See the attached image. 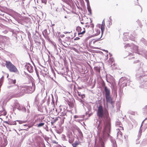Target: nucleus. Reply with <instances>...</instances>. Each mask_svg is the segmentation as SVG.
<instances>
[{"instance_id": "obj_4", "label": "nucleus", "mask_w": 147, "mask_h": 147, "mask_svg": "<svg viewBox=\"0 0 147 147\" xmlns=\"http://www.w3.org/2000/svg\"><path fill=\"white\" fill-rule=\"evenodd\" d=\"M5 65L7 67L11 72H16L18 70L16 67L10 61H6Z\"/></svg>"}, {"instance_id": "obj_5", "label": "nucleus", "mask_w": 147, "mask_h": 147, "mask_svg": "<svg viewBox=\"0 0 147 147\" xmlns=\"http://www.w3.org/2000/svg\"><path fill=\"white\" fill-rule=\"evenodd\" d=\"M10 89L11 90L12 92L15 94H19V88L17 85L11 86Z\"/></svg>"}, {"instance_id": "obj_45", "label": "nucleus", "mask_w": 147, "mask_h": 147, "mask_svg": "<svg viewBox=\"0 0 147 147\" xmlns=\"http://www.w3.org/2000/svg\"><path fill=\"white\" fill-rule=\"evenodd\" d=\"M105 20L104 19L102 21V24L101 25V26H105Z\"/></svg>"}, {"instance_id": "obj_47", "label": "nucleus", "mask_w": 147, "mask_h": 147, "mask_svg": "<svg viewBox=\"0 0 147 147\" xmlns=\"http://www.w3.org/2000/svg\"><path fill=\"white\" fill-rule=\"evenodd\" d=\"M114 94H115L116 96L117 97V90L116 89H114Z\"/></svg>"}, {"instance_id": "obj_54", "label": "nucleus", "mask_w": 147, "mask_h": 147, "mask_svg": "<svg viewBox=\"0 0 147 147\" xmlns=\"http://www.w3.org/2000/svg\"><path fill=\"white\" fill-rule=\"evenodd\" d=\"M80 39V38L78 37H76V38L74 39V40H78Z\"/></svg>"}, {"instance_id": "obj_42", "label": "nucleus", "mask_w": 147, "mask_h": 147, "mask_svg": "<svg viewBox=\"0 0 147 147\" xmlns=\"http://www.w3.org/2000/svg\"><path fill=\"white\" fill-rule=\"evenodd\" d=\"M94 69L97 71L100 72V68L98 67H94Z\"/></svg>"}, {"instance_id": "obj_59", "label": "nucleus", "mask_w": 147, "mask_h": 147, "mask_svg": "<svg viewBox=\"0 0 147 147\" xmlns=\"http://www.w3.org/2000/svg\"><path fill=\"white\" fill-rule=\"evenodd\" d=\"M52 102L53 103H54V99H53V96L52 95Z\"/></svg>"}, {"instance_id": "obj_46", "label": "nucleus", "mask_w": 147, "mask_h": 147, "mask_svg": "<svg viewBox=\"0 0 147 147\" xmlns=\"http://www.w3.org/2000/svg\"><path fill=\"white\" fill-rule=\"evenodd\" d=\"M80 116H78L77 115H75L74 116V118L75 119H76V118L81 117Z\"/></svg>"}, {"instance_id": "obj_36", "label": "nucleus", "mask_w": 147, "mask_h": 147, "mask_svg": "<svg viewBox=\"0 0 147 147\" xmlns=\"http://www.w3.org/2000/svg\"><path fill=\"white\" fill-rule=\"evenodd\" d=\"M130 82L131 80H130V79H128L127 82H126V83L125 84V86H127V85L129 86Z\"/></svg>"}, {"instance_id": "obj_13", "label": "nucleus", "mask_w": 147, "mask_h": 147, "mask_svg": "<svg viewBox=\"0 0 147 147\" xmlns=\"http://www.w3.org/2000/svg\"><path fill=\"white\" fill-rule=\"evenodd\" d=\"M25 67L30 73H32L34 71L33 67L30 63L26 65Z\"/></svg>"}, {"instance_id": "obj_26", "label": "nucleus", "mask_w": 147, "mask_h": 147, "mask_svg": "<svg viewBox=\"0 0 147 147\" xmlns=\"http://www.w3.org/2000/svg\"><path fill=\"white\" fill-rule=\"evenodd\" d=\"M77 93L78 95L81 97L82 99H83L85 97V95L84 94H82L80 92L77 91Z\"/></svg>"}, {"instance_id": "obj_12", "label": "nucleus", "mask_w": 147, "mask_h": 147, "mask_svg": "<svg viewBox=\"0 0 147 147\" xmlns=\"http://www.w3.org/2000/svg\"><path fill=\"white\" fill-rule=\"evenodd\" d=\"M64 7H65V6L63 5L61 3H59L58 4V7L56 9V11L58 12H60L61 11H65Z\"/></svg>"}, {"instance_id": "obj_61", "label": "nucleus", "mask_w": 147, "mask_h": 147, "mask_svg": "<svg viewBox=\"0 0 147 147\" xmlns=\"http://www.w3.org/2000/svg\"><path fill=\"white\" fill-rule=\"evenodd\" d=\"M64 34H61V35L60 36L61 37V38H63V37H64Z\"/></svg>"}, {"instance_id": "obj_3", "label": "nucleus", "mask_w": 147, "mask_h": 147, "mask_svg": "<svg viewBox=\"0 0 147 147\" xmlns=\"http://www.w3.org/2000/svg\"><path fill=\"white\" fill-rule=\"evenodd\" d=\"M124 47L125 48H128V49H130L131 51L133 53L140 54V53H138V47L133 43L131 44L128 43Z\"/></svg>"}, {"instance_id": "obj_17", "label": "nucleus", "mask_w": 147, "mask_h": 147, "mask_svg": "<svg viewBox=\"0 0 147 147\" xmlns=\"http://www.w3.org/2000/svg\"><path fill=\"white\" fill-rule=\"evenodd\" d=\"M18 109L23 112H26V107L22 105H20Z\"/></svg>"}, {"instance_id": "obj_40", "label": "nucleus", "mask_w": 147, "mask_h": 147, "mask_svg": "<svg viewBox=\"0 0 147 147\" xmlns=\"http://www.w3.org/2000/svg\"><path fill=\"white\" fill-rule=\"evenodd\" d=\"M147 143V140H146L144 139L142 142V144L143 145H145V144Z\"/></svg>"}, {"instance_id": "obj_44", "label": "nucleus", "mask_w": 147, "mask_h": 147, "mask_svg": "<svg viewBox=\"0 0 147 147\" xmlns=\"http://www.w3.org/2000/svg\"><path fill=\"white\" fill-rule=\"evenodd\" d=\"M62 138L63 139V140H67L66 139V136L64 135H62Z\"/></svg>"}, {"instance_id": "obj_55", "label": "nucleus", "mask_w": 147, "mask_h": 147, "mask_svg": "<svg viewBox=\"0 0 147 147\" xmlns=\"http://www.w3.org/2000/svg\"><path fill=\"white\" fill-rule=\"evenodd\" d=\"M36 75H37V76L38 77V78H39V74H38V72L36 71Z\"/></svg>"}, {"instance_id": "obj_43", "label": "nucleus", "mask_w": 147, "mask_h": 147, "mask_svg": "<svg viewBox=\"0 0 147 147\" xmlns=\"http://www.w3.org/2000/svg\"><path fill=\"white\" fill-rule=\"evenodd\" d=\"M11 82L13 84H15L16 83V80L11 79Z\"/></svg>"}, {"instance_id": "obj_6", "label": "nucleus", "mask_w": 147, "mask_h": 147, "mask_svg": "<svg viewBox=\"0 0 147 147\" xmlns=\"http://www.w3.org/2000/svg\"><path fill=\"white\" fill-rule=\"evenodd\" d=\"M16 122H18V123L19 124H21L26 123V121L17 120L14 121H9V122L6 121L5 122V123L10 125H16L17 124Z\"/></svg>"}, {"instance_id": "obj_7", "label": "nucleus", "mask_w": 147, "mask_h": 147, "mask_svg": "<svg viewBox=\"0 0 147 147\" xmlns=\"http://www.w3.org/2000/svg\"><path fill=\"white\" fill-rule=\"evenodd\" d=\"M19 93L20 95H23L25 93H27V86L23 85L20 86Z\"/></svg>"}, {"instance_id": "obj_58", "label": "nucleus", "mask_w": 147, "mask_h": 147, "mask_svg": "<svg viewBox=\"0 0 147 147\" xmlns=\"http://www.w3.org/2000/svg\"><path fill=\"white\" fill-rule=\"evenodd\" d=\"M65 115H66V114H65V113H61V115H63V116H64Z\"/></svg>"}, {"instance_id": "obj_29", "label": "nucleus", "mask_w": 147, "mask_h": 147, "mask_svg": "<svg viewBox=\"0 0 147 147\" xmlns=\"http://www.w3.org/2000/svg\"><path fill=\"white\" fill-rule=\"evenodd\" d=\"M101 37H102V36H101L100 38H98L96 40L93 39V40H92L91 41V42H92L93 44H95V43L96 42L98 41H99L100 40V39L101 38Z\"/></svg>"}, {"instance_id": "obj_8", "label": "nucleus", "mask_w": 147, "mask_h": 147, "mask_svg": "<svg viewBox=\"0 0 147 147\" xmlns=\"http://www.w3.org/2000/svg\"><path fill=\"white\" fill-rule=\"evenodd\" d=\"M107 103L110 104L113 107H114V101L113 100V98L111 95L105 96Z\"/></svg>"}, {"instance_id": "obj_10", "label": "nucleus", "mask_w": 147, "mask_h": 147, "mask_svg": "<svg viewBox=\"0 0 147 147\" xmlns=\"http://www.w3.org/2000/svg\"><path fill=\"white\" fill-rule=\"evenodd\" d=\"M32 86H27V93H31L35 90V84H33L32 83Z\"/></svg>"}, {"instance_id": "obj_20", "label": "nucleus", "mask_w": 147, "mask_h": 147, "mask_svg": "<svg viewBox=\"0 0 147 147\" xmlns=\"http://www.w3.org/2000/svg\"><path fill=\"white\" fill-rule=\"evenodd\" d=\"M39 104V101L38 99L37 98V96H36L35 98L34 104L35 105L37 106Z\"/></svg>"}, {"instance_id": "obj_32", "label": "nucleus", "mask_w": 147, "mask_h": 147, "mask_svg": "<svg viewBox=\"0 0 147 147\" xmlns=\"http://www.w3.org/2000/svg\"><path fill=\"white\" fill-rule=\"evenodd\" d=\"M15 20L17 21L18 23H20L21 22V21L20 19L18 18V17L14 16L13 17Z\"/></svg>"}, {"instance_id": "obj_19", "label": "nucleus", "mask_w": 147, "mask_h": 147, "mask_svg": "<svg viewBox=\"0 0 147 147\" xmlns=\"http://www.w3.org/2000/svg\"><path fill=\"white\" fill-rule=\"evenodd\" d=\"M67 136L69 138V141L70 143V140H72L74 138L72 133H69L67 135Z\"/></svg>"}, {"instance_id": "obj_35", "label": "nucleus", "mask_w": 147, "mask_h": 147, "mask_svg": "<svg viewBox=\"0 0 147 147\" xmlns=\"http://www.w3.org/2000/svg\"><path fill=\"white\" fill-rule=\"evenodd\" d=\"M53 111L54 112V114L56 115L58 114V113L57 112V109H53Z\"/></svg>"}, {"instance_id": "obj_16", "label": "nucleus", "mask_w": 147, "mask_h": 147, "mask_svg": "<svg viewBox=\"0 0 147 147\" xmlns=\"http://www.w3.org/2000/svg\"><path fill=\"white\" fill-rule=\"evenodd\" d=\"M77 130L78 132V136L82 140L83 139V136L82 132L81 130L79 128H78L77 129Z\"/></svg>"}, {"instance_id": "obj_14", "label": "nucleus", "mask_w": 147, "mask_h": 147, "mask_svg": "<svg viewBox=\"0 0 147 147\" xmlns=\"http://www.w3.org/2000/svg\"><path fill=\"white\" fill-rule=\"evenodd\" d=\"M125 81H126V77H122L120 79L119 82L122 85L123 87L125 86V84L126 83V82H125Z\"/></svg>"}, {"instance_id": "obj_60", "label": "nucleus", "mask_w": 147, "mask_h": 147, "mask_svg": "<svg viewBox=\"0 0 147 147\" xmlns=\"http://www.w3.org/2000/svg\"><path fill=\"white\" fill-rule=\"evenodd\" d=\"M41 1H42V3H45L46 4L45 1V0H41Z\"/></svg>"}, {"instance_id": "obj_1", "label": "nucleus", "mask_w": 147, "mask_h": 147, "mask_svg": "<svg viewBox=\"0 0 147 147\" xmlns=\"http://www.w3.org/2000/svg\"><path fill=\"white\" fill-rule=\"evenodd\" d=\"M97 115L99 119L102 120L99 121L97 127V137L95 141L96 144L97 142L99 147H105V143L108 138L110 136L111 130V124L109 114L107 110L100 105L98 107Z\"/></svg>"}, {"instance_id": "obj_9", "label": "nucleus", "mask_w": 147, "mask_h": 147, "mask_svg": "<svg viewBox=\"0 0 147 147\" xmlns=\"http://www.w3.org/2000/svg\"><path fill=\"white\" fill-rule=\"evenodd\" d=\"M44 118L42 117H41V118L39 117L38 118L36 119L35 120V121L36 122H38V124H37V127H42L45 125V123L43 122H41L42 121V120Z\"/></svg>"}, {"instance_id": "obj_63", "label": "nucleus", "mask_w": 147, "mask_h": 147, "mask_svg": "<svg viewBox=\"0 0 147 147\" xmlns=\"http://www.w3.org/2000/svg\"><path fill=\"white\" fill-rule=\"evenodd\" d=\"M111 60L112 62H113V61L114 60V59L113 58H111Z\"/></svg>"}, {"instance_id": "obj_34", "label": "nucleus", "mask_w": 147, "mask_h": 147, "mask_svg": "<svg viewBox=\"0 0 147 147\" xmlns=\"http://www.w3.org/2000/svg\"><path fill=\"white\" fill-rule=\"evenodd\" d=\"M79 144V143H78L77 141L74 142V143H73L72 144V146L73 147H76Z\"/></svg>"}, {"instance_id": "obj_30", "label": "nucleus", "mask_w": 147, "mask_h": 147, "mask_svg": "<svg viewBox=\"0 0 147 147\" xmlns=\"http://www.w3.org/2000/svg\"><path fill=\"white\" fill-rule=\"evenodd\" d=\"M128 37L129 39L132 41H135V38L133 35H130L128 36Z\"/></svg>"}, {"instance_id": "obj_28", "label": "nucleus", "mask_w": 147, "mask_h": 147, "mask_svg": "<svg viewBox=\"0 0 147 147\" xmlns=\"http://www.w3.org/2000/svg\"><path fill=\"white\" fill-rule=\"evenodd\" d=\"M62 1L67 5H69L71 1V0H62Z\"/></svg>"}, {"instance_id": "obj_23", "label": "nucleus", "mask_w": 147, "mask_h": 147, "mask_svg": "<svg viewBox=\"0 0 147 147\" xmlns=\"http://www.w3.org/2000/svg\"><path fill=\"white\" fill-rule=\"evenodd\" d=\"M0 113L1 115L5 116L6 115L7 113L5 110L3 108L2 110L0 111Z\"/></svg>"}, {"instance_id": "obj_41", "label": "nucleus", "mask_w": 147, "mask_h": 147, "mask_svg": "<svg viewBox=\"0 0 147 147\" xmlns=\"http://www.w3.org/2000/svg\"><path fill=\"white\" fill-rule=\"evenodd\" d=\"M85 32V30H84V31H83L82 32H80L79 33H78V35L80 37H81V36H80V35H82L83 34H84Z\"/></svg>"}, {"instance_id": "obj_18", "label": "nucleus", "mask_w": 147, "mask_h": 147, "mask_svg": "<svg viewBox=\"0 0 147 147\" xmlns=\"http://www.w3.org/2000/svg\"><path fill=\"white\" fill-rule=\"evenodd\" d=\"M111 141L112 143L113 147H117L115 140L111 138Z\"/></svg>"}, {"instance_id": "obj_50", "label": "nucleus", "mask_w": 147, "mask_h": 147, "mask_svg": "<svg viewBox=\"0 0 147 147\" xmlns=\"http://www.w3.org/2000/svg\"><path fill=\"white\" fill-rule=\"evenodd\" d=\"M140 138H139L138 137V139H137L136 141V144H138L139 143V142H138V141L139 140Z\"/></svg>"}, {"instance_id": "obj_21", "label": "nucleus", "mask_w": 147, "mask_h": 147, "mask_svg": "<svg viewBox=\"0 0 147 147\" xmlns=\"http://www.w3.org/2000/svg\"><path fill=\"white\" fill-rule=\"evenodd\" d=\"M118 130V131L117 133V138L120 139L122 137V133L119 129Z\"/></svg>"}, {"instance_id": "obj_64", "label": "nucleus", "mask_w": 147, "mask_h": 147, "mask_svg": "<svg viewBox=\"0 0 147 147\" xmlns=\"http://www.w3.org/2000/svg\"><path fill=\"white\" fill-rule=\"evenodd\" d=\"M146 58L147 59V52L145 54Z\"/></svg>"}, {"instance_id": "obj_56", "label": "nucleus", "mask_w": 147, "mask_h": 147, "mask_svg": "<svg viewBox=\"0 0 147 147\" xmlns=\"http://www.w3.org/2000/svg\"><path fill=\"white\" fill-rule=\"evenodd\" d=\"M82 86L81 87H80L79 86H78V90H79L81 89H82Z\"/></svg>"}, {"instance_id": "obj_31", "label": "nucleus", "mask_w": 147, "mask_h": 147, "mask_svg": "<svg viewBox=\"0 0 147 147\" xmlns=\"http://www.w3.org/2000/svg\"><path fill=\"white\" fill-rule=\"evenodd\" d=\"M58 120V118L56 117L55 119H54L53 120H52L51 122V124L52 125L55 123L56 121Z\"/></svg>"}, {"instance_id": "obj_49", "label": "nucleus", "mask_w": 147, "mask_h": 147, "mask_svg": "<svg viewBox=\"0 0 147 147\" xmlns=\"http://www.w3.org/2000/svg\"><path fill=\"white\" fill-rule=\"evenodd\" d=\"M147 117L142 122V123L141 124V126H140V127L141 128V127H142V126L143 125V123L146 120H147Z\"/></svg>"}, {"instance_id": "obj_22", "label": "nucleus", "mask_w": 147, "mask_h": 147, "mask_svg": "<svg viewBox=\"0 0 147 147\" xmlns=\"http://www.w3.org/2000/svg\"><path fill=\"white\" fill-rule=\"evenodd\" d=\"M87 9L88 10V11L89 12V13H90V14L89 13L88 15H91L92 13L91 7H90V3L87 4Z\"/></svg>"}, {"instance_id": "obj_51", "label": "nucleus", "mask_w": 147, "mask_h": 147, "mask_svg": "<svg viewBox=\"0 0 147 147\" xmlns=\"http://www.w3.org/2000/svg\"><path fill=\"white\" fill-rule=\"evenodd\" d=\"M97 35H98L100 33V30H97Z\"/></svg>"}, {"instance_id": "obj_11", "label": "nucleus", "mask_w": 147, "mask_h": 147, "mask_svg": "<svg viewBox=\"0 0 147 147\" xmlns=\"http://www.w3.org/2000/svg\"><path fill=\"white\" fill-rule=\"evenodd\" d=\"M102 86L104 88L105 96L111 95V91L110 89L105 86L104 83L103 84Z\"/></svg>"}, {"instance_id": "obj_52", "label": "nucleus", "mask_w": 147, "mask_h": 147, "mask_svg": "<svg viewBox=\"0 0 147 147\" xmlns=\"http://www.w3.org/2000/svg\"><path fill=\"white\" fill-rule=\"evenodd\" d=\"M135 4L136 5H138V0H136V1L135 2Z\"/></svg>"}, {"instance_id": "obj_33", "label": "nucleus", "mask_w": 147, "mask_h": 147, "mask_svg": "<svg viewBox=\"0 0 147 147\" xmlns=\"http://www.w3.org/2000/svg\"><path fill=\"white\" fill-rule=\"evenodd\" d=\"M142 129H141V127H140V130L139 131V133H138V137L139 138L141 136L142 134Z\"/></svg>"}, {"instance_id": "obj_25", "label": "nucleus", "mask_w": 147, "mask_h": 147, "mask_svg": "<svg viewBox=\"0 0 147 147\" xmlns=\"http://www.w3.org/2000/svg\"><path fill=\"white\" fill-rule=\"evenodd\" d=\"M78 100L80 103V104L82 105L83 107H84V100H83L80 98L78 99Z\"/></svg>"}, {"instance_id": "obj_57", "label": "nucleus", "mask_w": 147, "mask_h": 147, "mask_svg": "<svg viewBox=\"0 0 147 147\" xmlns=\"http://www.w3.org/2000/svg\"><path fill=\"white\" fill-rule=\"evenodd\" d=\"M85 0L87 4L90 3L89 0Z\"/></svg>"}, {"instance_id": "obj_38", "label": "nucleus", "mask_w": 147, "mask_h": 147, "mask_svg": "<svg viewBox=\"0 0 147 147\" xmlns=\"http://www.w3.org/2000/svg\"><path fill=\"white\" fill-rule=\"evenodd\" d=\"M105 29V26H101V31L102 34L101 35L102 36V34L104 32V30Z\"/></svg>"}, {"instance_id": "obj_15", "label": "nucleus", "mask_w": 147, "mask_h": 147, "mask_svg": "<svg viewBox=\"0 0 147 147\" xmlns=\"http://www.w3.org/2000/svg\"><path fill=\"white\" fill-rule=\"evenodd\" d=\"M50 33V31L49 30H47L45 29L44 31L42 32V33L43 36L45 38H47L48 37V35Z\"/></svg>"}, {"instance_id": "obj_62", "label": "nucleus", "mask_w": 147, "mask_h": 147, "mask_svg": "<svg viewBox=\"0 0 147 147\" xmlns=\"http://www.w3.org/2000/svg\"><path fill=\"white\" fill-rule=\"evenodd\" d=\"M127 34V33H123V35L124 36H126V35Z\"/></svg>"}, {"instance_id": "obj_27", "label": "nucleus", "mask_w": 147, "mask_h": 147, "mask_svg": "<svg viewBox=\"0 0 147 147\" xmlns=\"http://www.w3.org/2000/svg\"><path fill=\"white\" fill-rule=\"evenodd\" d=\"M140 41L143 42L145 45H147V41L143 38H142Z\"/></svg>"}, {"instance_id": "obj_39", "label": "nucleus", "mask_w": 147, "mask_h": 147, "mask_svg": "<svg viewBox=\"0 0 147 147\" xmlns=\"http://www.w3.org/2000/svg\"><path fill=\"white\" fill-rule=\"evenodd\" d=\"M122 91L120 89H119V95L120 98L121 96H122Z\"/></svg>"}, {"instance_id": "obj_53", "label": "nucleus", "mask_w": 147, "mask_h": 147, "mask_svg": "<svg viewBox=\"0 0 147 147\" xmlns=\"http://www.w3.org/2000/svg\"><path fill=\"white\" fill-rule=\"evenodd\" d=\"M23 125L24 126H28V128H27V129H28V128H30V126H28V125L27 124H25L24 125Z\"/></svg>"}, {"instance_id": "obj_24", "label": "nucleus", "mask_w": 147, "mask_h": 147, "mask_svg": "<svg viewBox=\"0 0 147 147\" xmlns=\"http://www.w3.org/2000/svg\"><path fill=\"white\" fill-rule=\"evenodd\" d=\"M20 105L16 101L14 103V108H13V110L14 108H16L18 109Z\"/></svg>"}, {"instance_id": "obj_37", "label": "nucleus", "mask_w": 147, "mask_h": 147, "mask_svg": "<svg viewBox=\"0 0 147 147\" xmlns=\"http://www.w3.org/2000/svg\"><path fill=\"white\" fill-rule=\"evenodd\" d=\"M82 30V29L81 27L78 26H77L76 28V30L78 32H81Z\"/></svg>"}, {"instance_id": "obj_2", "label": "nucleus", "mask_w": 147, "mask_h": 147, "mask_svg": "<svg viewBox=\"0 0 147 147\" xmlns=\"http://www.w3.org/2000/svg\"><path fill=\"white\" fill-rule=\"evenodd\" d=\"M134 63L137 64L139 67V69L136 71V76L139 82L141 84L140 87L142 88L144 86H147V66L144 68V71H142L141 66V62L139 60L134 61Z\"/></svg>"}, {"instance_id": "obj_48", "label": "nucleus", "mask_w": 147, "mask_h": 147, "mask_svg": "<svg viewBox=\"0 0 147 147\" xmlns=\"http://www.w3.org/2000/svg\"><path fill=\"white\" fill-rule=\"evenodd\" d=\"M144 111L147 113V105L146 106L144 109Z\"/></svg>"}]
</instances>
